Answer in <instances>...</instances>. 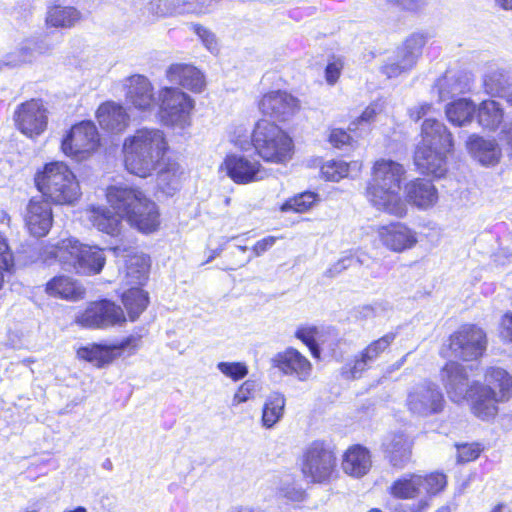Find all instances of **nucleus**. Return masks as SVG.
Wrapping results in <instances>:
<instances>
[{
    "label": "nucleus",
    "mask_w": 512,
    "mask_h": 512,
    "mask_svg": "<svg viewBox=\"0 0 512 512\" xmlns=\"http://www.w3.org/2000/svg\"><path fill=\"white\" fill-rule=\"evenodd\" d=\"M404 166L391 159H379L372 167V177L366 187V197L377 210L404 217L407 205L400 195L405 177Z\"/></svg>",
    "instance_id": "1"
},
{
    "label": "nucleus",
    "mask_w": 512,
    "mask_h": 512,
    "mask_svg": "<svg viewBox=\"0 0 512 512\" xmlns=\"http://www.w3.org/2000/svg\"><path fill=\"white\" fill-rule=\"evenodd\" d=\"M168 151L165 134L157 128H140L123 143L124 165L126 170L136 176H150Z\"/></svg>",
    "instance_id": "2"
},
{
    "label": "nucleus",
    "mask_w": 512,
    "mask_h": 512,
    "mask_svg": "<svg viewBox=\"0 0 512 512\" xmlns=\"http://www.w3.org/2000/svg\"><path fill=\"white\" fill-rule=\"evenodd\" d=\"M421 134L422 141L414 155L415 165L422 173L443 177L447 172V155L453 149L452 134L435 119L424 121Z\"/></svg>",
    "instance_id": "3"
},
{
    "label": "nucleus",
    "mask_w": 512,
    "mask_h": 512,
    "mask_svg": "<svg viewBox=\"0 0 512 512\" xmlns=\"http://www.w3.org/2000/svg\"><path fill=\"white\" fill-rule=\"evenodd\" d=\"M106 197L116 212L139 231L151 233L158 228V208L141 191L126 186H111L107 189Z\"/></svg>",
    "instance_id": "4"
},
{
    "label": "nucleus",
    "mask_w": 512,
    "mask_h": 512,
    "mask_svg": "<svg viewBox=\"0 0 512 512\" xmlns=\"http://www.w3.org/2000/svg\"><path fill=\"white\" fill-rule=\"evenodd\" d=\"M35 183L43 197L57 205H74L82 195L76 175L64 162L46 164Z\"/></svg>",
    "instance_id": "5"
},
{
    "label": "nucleus",
    "mask_w": 512,
    "mask_h": 512,
    "mask_svg": "<svg viewBox=\"0 0 512 512\" xmlns=\"http://www.w3.org/2000/svg\"><path fill=\"white\" fill-rule=\"evenodd\" d=\"M486 385L477 383L473 412L481 419H489L497 413V403L512 396V378L502 368L491 367L485 374Z\"/></svg>",
    "instance_id": "6"
},
{
    "label": "nucleus",
    "mask_w": 512,
    "mask_h": 512,
    "mask_svg": "<svg viewBox=\"0 0 512 512\" xmlns=\"http://www.w3.org/2000/svg\"><path fill=\"white\" fill-rule=\"evenodd\" d=\"M251 142L256 153L266 162L284 164L292 158L293 141L278 125L259 120L252 132Z\"/></svg>",
    "instance_id": "7"
},
{
    "label": "nucleus",
    "mask_w": 512,
    "mask_h": 512,
    "mask_svg": "<svg viewBox=\"0 0 512 512\" xmlns=\"http://www.w3.org/2000/svg\"><path fill=\"white\" fill-rule=\"evenodd\" d=\"M50 254L64 269L82 274H97L105 264V257L100 248L81 244L76 239L62 240Z\"/></svg>",
    "instance_id": "8"
},
{
    "label": "nucleus",
    "mask_w": 512,
    "mask_h": 512,
    "mask_svg": "<svg viewBox=\"0 0 512 512\" xmlns=\"http://www.w3.org/2000/svg\"><path fill=\"white\" fill-rule=\"evenodd\" d=\"M337 457L333 448L323 442L314 441L303 451L301 457V472L313 483L329 481L335 472Z\"/></svg>",
    "instance_id": "9"
},
{
    "label": "nucleus",
    "mask_w": 512,
    "mask_h": 512,
    "mask_svg": "<svg viewBox=\"0 0 512 512\" xmlns=\"http://www.w3.org/2000/svg\"><path fill=\"white\" fill-rule=\"evenodd\" d=\"M157 95V108L164 124L183 128L189 123L194 100L188 94L177 87L165 86Z\"/></svg>",
    "instance_id": "10"
},
{
    "label": "nucleus",
    "mask_w": 512,
    "mask_h": 512,
    "mask_svg": "<svg viewBox=\"0 0 512 512\" xmlns=\"http://www.w3.org/2000/svg\"><path fill=\"white\" fill-rule=\"evenodd\" d=\"M405 406L412 416L426 418L441 413L445 399L436 383L424 380L409 389Z\"/></svg>",
    "instance_id": "11"
},
{
    "label": "nucleus",
    "mask_w": 512,
    "mask_h": 512,
    "mask_svg": "<svg viewBox=\"0 0 512 512\" xmlns=\"http://www.w3.org/2000/svg\"><path fill=\"white\" fill-rule=\"evenodd\" d=\"M99 133L94 123L82 121L69 130L62 140L65 155L78 161L89 157L99 146Z\"/></svg>",
    "instance_id": "12"
},
{
    "label": "nucleus",
    "mask_w": 512,
    "mask_h": 512,
    "mask_svg": "<svg viewBox=\"0 0 512 512\" xmlns=\"http://www.w3.org/2000/svg\"><path fill=\"white\" fill-rule=\"evenodd\" d=\"M219 172L238 185L259 182L267 177L266 169L258 160L239 153L227 154L219 166Z\"/></svg>",
    "instance_id": "13"
},
{
    "label": "nucleus",
    "mask_w": 512,
    "mask_h": 512,
    "mask_svg": "<svg viewBox=\"0 0 512 512\" xmlns=\"http://www.w3.org/2000/svg\"><path fill=\"white\" fill-rule=\"evenodd\" d=\"M127 104L143 114H151L157 109L158 95L151 81L141 74L131 75L123 80Z\"/></svg>",
    "instance_id": "14"
},
{
    "label": "nucleus",
    "mask_w": 512,
    "mask_h": 512,
    "mask_svg": "<svg viewBox=\"0 0 512 512\" xmlns=\"http://www.w3.org/2000/svg\"><path fill=\"white\" fill-rule=\"evenodd\" d=\"M486 349V334L474 325H464L450 337L452 354L464 361L476 360Z\"/></svg>",
    "instance_id": "15"
},
{
    "label": "nucleus",
    "mask_w": 512,
    "mask_h": 512,
    "mask_svg": "<svg viewBox=\"0 0 512 512\" xmlns=\"http://www.w3.org/2000/svg\"><path fill=\"white\" fill-rule=\"evenodd\" d=\"M76 322L86 328H106L123 325L126 317L122 308L109 300L91 303L76 317Z\"/></svg>",
    "instance_id": "16"
},
{
    "label": "nucleus",
    "mask_w": 512,
    "mask_h": 512,
    "mask_svg": "<svg viewBox=\"0 0 512 512\" xmlns=\"http://www.w3.org/2000/svg\"><path fill=\"white\" fill-rule=\"evenodd\" d=\"M396 335L387 333L384 336L372 341L365 348L359 351L353 359L343 367L342 373L346 378L356 379L372 367L383 353L388 351L394 342Z\"/></svg>",
    "instance_id": "17"
},
{
    "label": "nucleus",
    "mask_w": 512,
    "mask_h": 512,
    "mask_svg": "<svg viewBox=\"0 0 512 512\" xmlns=\"http://www.w3.org/2000/svg\"><path fill=\"white\" fill-rule=\"evenodd\" d=\"M441 381L447 391L449 398L460 403L468 398L474 402L477 382L470 384L466 369L458 362H448L440 372Z\"/></svg>",
    "instance_id": "18"
},
{
    "label": "nucleus",
    "mask_w": 512,
    "mask_h": 512,
    "mask_svg": "<svg viewBox=\"0 0 512 512\" xmlns=\"http://www.w3.org/2000/svg\"><path fill=\"white\" fill-rule=\"evenodd\" d=\"M46 112L41 100L32 99L21 104L14 115L17 128L31 138L40 135L47 126Z\"/></svg>",
    "instance_id": "19"
},
{
    "label": "nucleus",
    "mask_w": 512,
    "mask_h": 512,
    "mask_svg": "<svg viewBox=\"0 0 512 512\" xmlns=\"http://www.w3.org/2000/svg\"><path fill=\"white\" fill-rule=\"evenodd\" d=\"M377 236L386 249L395 253L410 250L418 242L416 231L402 222L380 226L377 230Z\"/></svg>",
    "instance_id": "20"
},
{
    "label": "nucleus",
    "mask_w": 512,
    "mask_h": 512,
    "mask_svg": "<svg viewBox=\"0 0 512 512\" xmlns=\"http://www.w3.org/2000/svg\"><path fill=\"white\" fill-rule=\"evenodd\" d=\"M271 362L273 367L284 375L295 377L302 382L307 381L312 373L311 362L292 347L275 354Z\"/></svg>",
    "instance_id": "21"
},
{
    "label": "nucleus",
    "mask_w": 512,
    "mask_h": 512,
    "mask_svg": "<svg viewBox=\"0 0 512 512\" xmlns=\"http://www.w3.org/2000/svg\"><path fill=\"white\" fill-rule=\"evenodd\" d=\"M298 108V100L281 90L270 91L264 94L259 101V109L264 115L280 121L290 118Z\"/></svg>",
    "instance_id": "22"
},
{
    "label": "nucleus",
    "mask_w": 512,
    "mask_h": 512,
    "mask_svg": "<svg viewBox=\"0 0 512 512\" xmlns=\"http://www.w3.org/2000/svg\"><path fill=\"white\" fill-rule=\"evenodd\" d=\"M53 222L52 209L47 200L31 199L27 205L25 224L35 237L45 236Z\"/></svg>",
    "instance_id": "23"
},
{
    "label": "nucleus",
    "mask_w": 512,
    "mask_h": 512,
    "mask_svg": "<svg viewBox=\"0 0 512 512\" xmlns=\"http://www.w3.org/2000/svg\"><path fill=\"white\" fill-rule=\"evenodd\" d=\"M405 200L418 209L426 210L433 207L438 201V191L434 184L426 179L417 178L404 186Z\"/></svg>",
    "instance_id": "24"
},
{
    "label": "nucleus",
    "mask_w": 512,
    "mask_h": 512,
    "mask_svg": "<svg viewBox=\"0 0 512 512\" xmlns=\"http://www.w3.org/2000/svg\"><path fill=\"white\" fill-rule=\"evenodd\" d=\"M165 75L170 83L177 84L192 92H201L205 87V78L202 72L189 64H171Z\"/></svg>",
    "instance_id": "25"
},
{
    "label": "nucleus",
    "mask_w": 512,
    "mask_h": 512,
    "mask_svg": "<svg viewBox=\"0 0 512 512\" xmlns=\"http://www.w3.org/2000/svg\"><path fill=\"white\" fill-rule=\"evenodd\" d=\"M471 76L464 71H447L437 80L432 93H437L439 101H445L470 89Z\"/></svg>",
    "instance_id": "26"
},
{
    "label": "nucleus",
    "mask_w": 512,
    "mask_h": 512,
    "mask_svg": "<svg viewBox=\"0 0 512 512\" xmlns=\"http://www.w3.org/2000/svg\"><path fill=\"white\" fill-rule=\"evenodd\" d=\"M131 338H127L118 345L89 344L77 350L78 358L88 361L97 367L111 363L120 353L130 345Z\"/></svg>",
    "instance_id": "27"
},
{
    "label": "nucleus",
    "mask_w": 512,
    "mask_h": 512,
    "mask_svg": "<svg viewBox=\"0 0 512 512\" xmlns=\"http://www.w3.org/2000/svg\"><path fill=\"white\" fill-rule=\"evenodd\" d=\"M466 147L469 153L484 166H494L500 161L501 148L495 139H485L473 134L469 136Z\"/></svg>",
    "instance_id": "28"
},
{
    "label": "nucleus",
    "mask_w": 512,
    "mask_h": 512,
    "mask_svg": "<svg viewBox=\"0 0 512 512\" xmlns=\"http://www.w3.org/2000/svg\"><path fill=\"white\" fill-rule=\"evenodd\" d=\"M372 466L369 450L361 445H353L343 455V471L355 478L366 475Z\"/></svg>",
    "instance_id": "29"
},
{
    "label": "nucleus",
    "mask_w": 512,
    "mask_h": 512,
    "mask_svg": "<svg viewBox=\"0 0 512 512\" xmlns=\"http://www.w3.org/2000/svg\"><path fill=\"white\" fill-rule=\"evenodd\" d=\"M97 119L103 129L115 133L124 131L129 123L127 112L115 102L102 104L97 110Z\"/></svg>",
    "instance_id": "30"
},
{
    "label": "nucleus",
    "mask_w": 512,
    "mask_h": 512,
    "mask_svg": "<svg viewBox=\"0 0 512 512\" xmlns=\"http://www.w3.org/2000/svg\"><path fill=\"white\" fill-rule=\"evenodd\" d=\"M411 442L403 433L389 435L383 448L386 457L394 467L403 468L411 458Z\"/></svg>",
    "instance_id": "31"
},
{
    "label": "nucleus",
    "mask_w": 512,
    "mask_h": 512,
    "mask_svg": "<svg viewBox=\"0 0 512 512\" xmlns=\"http://www.w3.org/2000/svg\"><path fill=\"white\" fill-rule=\"evenodd\" d=\"M86 219L99 231L115 236L120 232L121 215L113 214L108 208L89 206L84 211Z\"/></svg>",
    "instance_id": "32"
},
{
    "label": "nucleus",
    "mask_w": 512,
    "mask_h": 512,
    "mask_svg": "<svg viewBox=\"0 0 512 512\" xmlns=\"http://www.w3.org/2000/svg\"><path fill=\"white\" fill-rule=\"evenodd\" d=\"M482 81L485 92L492 96H503L512 84L509 71L496 63L486 67Z\"/></svg>",
    "instance_id": "33"
},
{
    "label": "nucleus",
    "mask_w": 512,
    "mask_h": 512,
    "mask_svg": "<svg viewBox=\"0 0 512 512\" xmlns=\"http://www.w3.org/2000/svg\"><path fill=\"white\" fill-rule=\"evenodd\" d=\"M478 124L488 131H496L503 123L505 111L503 105L493 99L482 101L476 108Z\"/></svg>",
    "instance_id": "34"
},
{
    "label": "nucleus",
    "mask_w": 512,
    "mask_h": 512,
    "mask_svg": "<svg viewBox=\"0 0 512 512\" xmlns=\"http://www.w3.org/2000/svg\"><path fill=\"white\" fill-rule=\"evenodd\" d=\"M125 260L124 281L126 285L139 287L148 278L150 259L144 254L127 255Z\"/></svg>",
    "instance_id": "35"
},
{
    "label": "nucleus",
    "mask_w": 512,
    "mask_h": 512,
    "mask_svg": "<svg viewBox=\"0 0 512 512\" xmlns=\"http://www.w3.org/2000/svg\"><path fill=\"white\" fill-rule=\"evenodd\" d=\"M157 169L158 185L166 194H173L179 189L184 174L179 163L171 159L163 160Z\"/></svg>",
    "instance_id": "36"
},
{
    "label": "nucleus",
    "mask_w": 512,
    "mask_h": 512,
    "mask_svg": "<svg viewBox=\"0 0 512 512\" xmlns=\"http://www.w3.org/2000/svg\"><path fill=\"white\" fill-rule=\"evenodd\" d=\"M424 486L423 476L407 473L398 478L390 486V494L398 499H412L419 496Z\"/></svg>",
    "instance_id": "37"
},
{
    "label": "nucleus",
    "mask_w": 512,
    "mask_h": 512,
    "mask_svg": "<svg viewBox=\"0 0 512 512\" xmlns=\"http://www.w3.org/2000/svg\"><path fill=\"white\" fill-rule=\"evenodd\" d=\"M81 19V13L72 6L54 5L47 9L45 23L54 28H71Z\"/></svg>",
    "instance_id": "38"
},
{
    "label": "nucleus",
    "mask_w": 512,
    "mask_h": 512,
    "mask_svg": "<svg viewBox=\"0 0 512 512\" xmlns=\"http://www.w3.org/2000/svg\"><path fill=\"white\" fill-rule=\"evenodd\" d=\"M425 37L421 34H412L397 49L396 58L403 64V67L410 71L422 54L425 45Z\"/></svg>",
    "instance_id": "39"
},
{
    "label": "nucleus",
    "mask_w": 512,
    "mask_h": 512,
    "mask_svg": "<svg viewBox=\"0 0 512 512\" xmlns=\"http://www.w3.org/2000/svg\"><path fill=\"white\" fill-rule=\"evenodd\" d=\"M46 292L51 296L77 300L83 297L84 289L71 278L58 276L47 283Z\"/></svg>",
    "instance_id": "40"
},
{
    "label": "nucleus",
    "mask_w": 512,
    "mask_h": 512,
    "mask_svg": "<svg viewBox=\"0 0 512 512\" xmlns=\"http://www.w3.org/2000/svg\"><path fill=\"white\" fill-rule=\"evenodd\" d=\"M446 116L453 125L464 126L470 123L476 113L475 104L465 98L458 99L446 106Z\"/></svg>",
    "instance_id": "41"
},
{
    "label": "nucleus",
    "mask_w": 512,
    "mask_h": 512,
    "mask_svg": "<svg viewBox=\"0 0 512 512\" xmlns=\"http://www.w3.org/2000/svg\"><path fill=\"white\" fill-rule=\"evenodd\" d=\"M285 402L284 395L279 392H273L266 398L262 409V425L265 428L270 429L281 420Z\"/></svg>",
    "instance_id": "42"
},
{
    "label": "nucleus",
    "mask_w": 512,
    "mask_h": 512,
    "mask_svg": "<svg viewBox=\"0 0 512 512\" xmlns=\"http://www.w3.org/2000/svg\"><path fill=\"white\" fill-rule=\"evenodd\" d=\"M149 297L140 287H131L122 294V303L130 321H135L147 308Z\"/></svg>",
    "instance_id": "43"
},
{
    "label": "nucleus",
    "mask_w": 512,
    "mask_h": 512,
    "mask_svg": "<svg viewBox=\"0 0 512 512\" xmlns=\"http://www.w3.org/2000/svg\"><path fill=\"white\" fill-rule=\"evenodd\" d=\"M318 195L314 192H303L288 199L281 206L282 212L304 213L310 210L318 201Z\"/></svg>",
    "instance_id": "44"
},
{
    "label": "nucleus",
    "mask_w": 512,
    "mask_h": 512,
    "mask_svg": "<svg viewBox=\"0 0 512 512\" xmlns=\"http://www.w3.org/2000/svg\"><path fill=\"white\" fill-rule=\"evenodd\" d=\"M350 164L343 160H330L321 167V173L326 180L339 181L348 176Z\"/></svg>",
    "instance_id": "45"
},
{
    "label": "nucleus",
    "mask_w": 512,
    "mask_h": 512,
    "mask_svg": "<svg viewBox=\"0 0 512 512\" xmlns=\"http://www.w3.org/2000/svg\"><path fill=\"white\" fill-rule=\"evenodd\" d=\"M217 369L233 381L241 380L248 374V367L243 362H219Z\"/></svg>",
    "instance_id": "46"
},
{
    "label": "nucleus",
    "mask_w": 512,
    "mask_h": 512,
    "mask_svg": "<svg viewBox=\"0 0 512 512\" xmlns=\"http://www.w3.org/2000/svg\"><path fill=\"white\" fill-rule=\"evenodd\" d=\"M317 334L318 329L315 326L299 327L295 333V336L309 347L314 357H319L320 353L315 341Z\"/></svg>",
    "instance_id": "47"
},
{
    "label": "nucleus",
    "mask_w": 512,
    "mask_h": 512,
    "mask_svg": "<svg viewBox=\"0 0 512 512\" xmlns=\"http://www.w3.org/2000/svg\"><path fill=\"white\" fill-rule=\"evenodd\" d=\"M13 267V257L5 239L0 236V289L3 287L5 275Z\"/></svg>",
    "instance_id": "48"
},
{
    "label": "nucleus",
    "mask_w": 512,
    "mask_h": 512,
    "mask_svg": "<svg viewBox=\"0 0 512 512\" xmlns=\"http://www.w3.org/2000/svg\"><path fill=\"white\" fill-rule=\"evenodd\" d=\"M257 382L254 380H246L235 392L232 398V405L238 406L239 404L245 403L254 397L257 389Z\"/></svg>",
    "instance_id": "49"
},
{
    "label": "nucleus",
    "mask_w": 512,
    "mask_h": 512,
    "mask_svg": "<svg viewBox=\"0 0 512 512\" xmlns=\"http://www.w3.org/2000/svg\"><path fill=\"white\" fill-rule=\"evenodd\" d=\"M424 486L422 490H426L428 494H436L444 489L446 486V476L441 473H431L430 475L423 476Z\"/></svg>",
    "instance_id": "50"
},
{
    "label": "nucleus",
    "mask_w": 512,
    "mask_h": 512,
    "mask_svg": "<svg viewBox=\"0 0 512 512\" xmlns=\"http://www.w3.org/2000/svg\"><path fill=\"white\" fill-rule=\"evenodd\" d=\"M378 113L377 105L371 104L362 112V114L353 120L349 125V130L357 131L362 126H367L374 121Z\"/></svg>",
    "instance_id": "51"
},
{
    "label": "nucleus",
    "mask_w": 512,
    "mask_h": 512,
    "mask_svg": "<svg viewBox=\"0 0 512 512\" xmlns=\"http://www.w3.org/2000/svg\"><path fill=\"white\" fill-rule=\"evenodd\" d=\"M213 0H183V13H206L211 10Z\"/></svg>",
    "instance_id": "52"
},
{
    "label": "nucleus",
    "mask_w": 512,
    "mask_h": 512,
    "mask_svg": "<svg viewBox=\"0 0 512 512\" xmlns=\"http://www.w3.org/2000/svg\"><path fill=\"white\" fill-rule=\"evenodd\" d=\"M279 495L288 500L299 502L305 498V491L293 483H287L279 488Z\"/></svg>",
    "instance_id": "53"
},
{
    "label": "nucleus",
    "mask_w": 512,
    "mask_h": 512,
    "mask_svg": "<svg viewBox=\"0 0 512 512\" xmlns=\"http://www.w3.org/2000/svg\"><path fill=\"white\" fill-rule=\"evenodd\" d=\"M480 448L477 444H463L457 446V457L459 462H469L475 460L480 454Z\"/></svg>",
    "instance_id": "54"
},
{
    "label": "nucleus",
    "mask_w": 512,
    "mask_h": 512,
    "mask_svg": "<svg viewBox=\"0 0 512 512\" xmlns=\"http://www.w3.org/2000/svg\"><path fill=\"white\" fill-rule=\"evenodd\" d=\"M343 66V61L340 58L328 63L325 69V78L328 84L334 85L338 81Z\"/></svg>",
    "instance_id": "55"
},
{
    "label": "nucleus",
    "mask_w": 512,
    "mask_h": 512,
    "mask_svg": "<svg viewBox=\"0 0 512 512\" xmlns=\"http://www.w3.org/2000/svg\"><path fill=\"white\" fill-rule=\"evenodd\" d=\"M355 261H359L358 259H355L352 254L345 255L341 257L335 264H333L328 270L327 274L331 277H334L350 266L353 265Z\"/></svg>",
    "instance_id": "56"
},
{
    "label": "nucleus",
    "mask_w": 512,
    "mask_h": 512,
    "mask_svg": "<svg viewBox=\"0 0 512 512\" xmlns=\"http://www.w3.org/2000/svg\"><path fill=\"white\" fill-rule=\"evenodd\" d=\"M195 32L210 52L217 51V41L213 33L201 26H195Z\"/></svg>",
    "instance_id": "57"
},
{
    "label": "nucleus",
    "mask_w": 512,
    "mask_h": 512,
    "mask_svg": "<svg viewBox=\"0 0 512 512\" xmlns=\"http://www.w3.org/2000/svg\"><path fill=\"white\" fill-rule=\"evenodd\" d=\"M381 71L387 78L398 77L403 73L408 72L406 68L403 67V64L396 58L392 62H388L381 67Z\"/></svg>",
    "instance_id": "58"
},
{
    "label": "nucleus",
    "mask_w": 512,
    "mask_h": 512,
    "mask_svg": "<svg viewBox=\"0 0 512 512\" xmlns=\"http://www.w3.org/2000/svg\"><path fill=\"white\" fill-rule=\"evenodd\" d=\"M499 334L503 340L512 343V312H506L502 316Z\"/></svg>",
    "instance_id": "59"
},
{
    "label": "nucleus",
    "mask_w": 512,
    "mask_h": 512,
    "mask_svg": "<svg viewBox=\"0 0 512 512\" xmlns=\"http://www.w3.org/2000/svg\"><path fill=\"white\" fill-rule=\"evenodd\" d=\"M329 141L333 146L341 148L345 145L350 144L351 137L343 129L335 128L331 131L329 135Z\"/></svg>",
    "instance_id": "60"
},
{
    "label": "nucleus",
    "mask_w": 512,
    "mask_h": 512,
    "mask_svg": "<svg viewBox=\"0 0 512 512\" xmlns=\"http://www.w3.org/2000/svg\"><path fill=\"white\" fill-rule=\"evenodd\" d=\"M501 141L508 156L512 157V121L502 127Z\"/></svg>",
    "instance_id": "61"
},
{
    "label": "nucleus",
    "mask_w": 512,
    "mask_h": 512,
    "mask_svg": "<svg viewBox=\"0 0 512 512\" xmlns=\"http://www.w3.org/2000/svg\"><path fill=\"white\" fill-rule=\"evenodd\" d=\"M276 237L274 236H268L266 238H263L256 242V244L253 246L252 250L256 256L261 255L268 249H270L276 242Z\"/></svg>",
    "instance_id": "62"
},
{
    "label": "nucleus",
    "mask_w": 512,
    "mask_h": 512,
    "mask_svg": "<svg viewBox=\"0 0 512 512\" xmlns=\"http://www.w3.org/2000/svg\"><path fill=\"white\" fill-rule=\"evenodd\" d=\"M432 106L429 103H422L409 109V116L415 122L419 121L423 116L428 114Z\"/></svg>",
    "instance_id": "63"
},
{
    "label": "nucleus",
    "mask_w": 512,
    "mask_h": 512,
    "mask_svg": "<svg viewBox=\"0 0 512 512\" xmlns=\"http://www.w3.org/2000/svg\"><path fill=\"white\" fill-rule=\"evenodd\" d=\"M397 3L406 10H417L425 4V0H397Z\"/></svg>",
    "instance_id": "64"
}]
</instances>
